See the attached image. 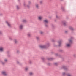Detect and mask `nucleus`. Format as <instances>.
<instances>
[{
    "mask_svg": "<svg viewBox=\"0 0 76 76\" xmlns=\"http://www.w3.org/2000/svg\"><path fill=\"white\" fill-rule=\"evenodd\" d=\"M63 75H65V73L64 72L63 73Z\"/></svg>",
    "mask_w": 76,
    "mask_h": 76,
    "instance_id": "aec40b11",
    "label": "nucleus"
},
{
    "mask_svg": "<svg viewBox=\"0 0 76 76\" xmlns=\"http://www.w3.org/2000/svg\"><path fill=\"white\" fill-rule=\"evenodd\" d=\"M67 76H72V75H71L70 74H67Z\"/></svg>",
    "mask_w": 76,
    "mask_h": 76,
    "instance_id": "dca6fc26",
    "label": "nucleus"
},
{
    "mask_svg": "<svg viewBox=\"0 0 76 76\" xmlns=\"http://www.w3.org/2000/svg\"><path fill=\"white\" fill-rule=\"evenodd\" d=\"M59 44H61V42H58Z\"/></svg>",
    "mask_w": 76,
    "mask_h": 76,
    "instance_id": "6ab92c4d",
    "label": "nucleus"
},
{
    "mask_svg": "<svg viewBox=\"0 0 76 76\" xmlns=\"http://www.w3.org/2000/svg\"><path fill=\"white\" fill-rule=\"evenodd\" d=\"M64 25H65V23H64Z\"/></svg>",
    "mask_w": 76,
    "mask_h": 76,
    "instance_id": "b1692460",
    "label": "nucleus"
},
{
    "mask_svg": "<svg viewBox=\"0 0 76 76\" xmlns=\"http://www.w3.org/2000/svg\"><path fill=\"white\" fill-rule=\"evenodd\" d=\"M36 7H37V8H38V4H36Z\"/></svg>",
    "mask_w": 76,
    "mask_h": 76,
    "instance_id": "f8f14e48",
    "label": "nucleus"
},
{
    "mask_svg": "<svg viewBox=\"0 0 76 76\" xmlns=\"http://www.w3.org/2000/svg\"><path fill=\"white\" fill-rule=\"evenodd\" d=\"M14 42L15 44H16V43H18V41L16 39H15L14 40Z\"/></svg>",
    "mask_w": 76,
    "mask_h": 76,
    "instance_id": "6e6552de",
    "label": "nucleus"
},
{
    "mask_svg": "<svg viewBox=\"0 0 76 76\" xmlns=\"http://www.w3.org/2000/svg\"><path fill=\"white\" fill-rule=\"evenodd\" d=\"M69 28L70 29H71V30H73V28H72V27H69Z\"/></svg>",
    "mask_w": 76,
    "mask_h": 76,
    "instance_id": "9d476101",
    "label": "nucleus"
},
{
    "mask_svg": "<svg viewBox=\"0 0 76 76\" xmlns=\"http://www.w3.org/2000/svg\"><path fill=\"white\" fill-rule=\"evenodd\" d=\"M40 48H46V47L45 45H41L40 46Z\"/></svg>",
    "mask_w": 76,
    "mask_h": 76,
    "instance_id": "20e7f679",
    "label": "nucleus"
},
{
    "mask_svg": "<svg viewBox=\"0 0 76 76\" xmlns=\"http://www.w3.org/2000/svg\"><path fill=\"white\" fill-rule=\"evenodd\" d=\"M19 28L20 29H22L23 28V26H22V25H20L19 26Z\"/></svg>",
    "mask_w": 76,
    "mask_h": 76,
    "instance_id": "0eeeda50",
    "label": "nucleus"
},
{
    "mask_svg": "<svg viewBox=\"0 0 76 76\" xmlns=\"http://www.w3.org/2000/svg\"><path fill=\"white\" fill-rule=\"evenodd\" d=\"M45 26H46V25H45Z\"/></svg>",
    "mask_w": 76,
    "mask_h": 76,
    "instance_id": "cd10ccee",
    "label": "nucleus"
},
{
    "mask_svg": "<svg viewBox=\"0 0 76 76\" xmlns=\"http://www.w3.org/2000/svg\"><path fill=\"white\" fill-rule=\"evenodd\" d=\"M55 64H57V63H55Z\"/></svg>",
    "mask_w": 76,
    "mask_h": 76,
    "instance_id": "393cba45",
    "label": "nucleus"
},
{
    "mask_svg": "<svg viewBox=\"0 0 76 76\" xmlns=\"http://www.w3.org/2000/svg\"><path fill=\"white\" fill-rule=\"evenodd\" d=\"M72 41V40H69V42L66 44V46L67 47H70L71 46V44Z\"/></svg>",
    "mask_w": 76,
    "mask_h": 76,
    "instance_id": "f257e3e1",
    "label": "nucleus"
},
{
    "mask_svg": "<svg viewBox=\"0 0 76 76\" xmlns=\"http://www.w3.org/2000/svg\"><path fill=\"white\" fill-rule=\"evenodd\" d=\"M30 35H31V34H28V36H30Z\"/></svg>",
    "mask_w": 76,
    "mask_h": 76,
    "instance_id": "412c9836",
    "label": "nucleus"
},
{
    "mask_svg": "<svg viewBox=\"0 0 76 76\" xmlns=\"http://www.w3.org/2000/svg\"><path fill=\"white\" fill-rule=\"evenodd\" d=\"M6 23H7V24L8 26H10V24L9 23H8L7 21L6 22Z\"/></svg>",
    "mask_w": 76,
    "mask_h": 76,
    "instance_id": "1a4fd4ad",
    "label": "nucleus"
},
{
    "mask_svg": "<svg viewBox=\"0 0 76 76\" xmlns=\"http://www.w3.org/2000/svg\"><path fill=\"white\" fill-rule=\"evenodd\" d=\"M16 8L18 10V9H19V7L18 6H16Z\"/></svg>",
    "mask_w": 76,
    "mask_h": 76,
    "instance_id": "ddd939ff",
    "label": "nucleus"
},
{
    "mask_svg": "<svg viewBox=\"0 0 76 76\" xmlns=\"http://www.w3.org/2000/svg\"><path fill=\"white\" fill-rule=\"evenodd\" d=\"M10 40H12V38H10Z\"/></svg>",
    "mask_w": 76,
    "mask_h": 76,
    "instance_id": "4be33fe9",
    "label": "nucleus"
},
{
    "mask_svg": "<svg viewBox=\"0 0 76 76\" xmlns=\"http://www.w3.org/2000/svg\"><path fill=\"white\" fill-rule=\"evenodd\" d=\"M57 17H58V16H56V17L57 18Z\"/></svg>",
    "mask_w": 76,
    "mask_h": 76,
    "instance_id": "a878e982",
    "label": "nucleus"
},
{
    "mask_svg": "<svg viewBox=\"0 0 76 76\" xmlns=\"http://www.w3.org/2000/svg\"><path fill=\"white\" fill-rule=\"evenodd\" d=\"M36 38H37V40H38V39H39V37H36Z\"/></svg>",
    "mask_w": 76,
    "mask_h": 76,
    "instance_id": "2eb2a0df",
    "label": "nucleus"
},
{
    "mask_svg": "<svg viewBox=\"0 0 76 76\" xmlns=\"http://www.w3.org/2000/svg\"><path fill=\"white\" fill-rule=\"evenodd\" d=\"M44 23H45L46 24H47L48 23V20H47V19L45 20L44 21Z\"/></svg>",
    "mask_w": 76,
    "mask_h": 76,
    "instance_id": "39448f33",
    "label": "nucleus"
},
{
    "mask_svg": "<svg viewBox=\"0 0 76 76\" xmlns=\"http://www.w3.org/2000/svg\"><path fill=\"white\" fill-rule=\"evenodd\" d=\"M40 34H43V32L42 31L40 32Z\"/></svg>",
    "mask_w": 76,
    "mask_h": 76,
    "instance_id": "a211bd4d",
    "label": "nucleus"
},
{
    "mask_svg": "<svg viewBox=\"0 0 76 76\" xmlns=\"http://www.w3.org/2000/svg\"><path fill=\"white\" fill-rule=\"evenodd\" d=\"M43 18V17L42 16H40L38 17V19L39 20H41Z\"/></svg>",
    "mask_w": 76,
    "mask_h": 76,
    "instance_id": "f03ea898",
    "label": "nucleus"
},
{
    "mask_svg": "<svg viewBox=\"0 0 76 76\" xmlns=\"http://www.w3.org/2000/svg\"><path fill=\"white\" fill-rule=\"evenodd\" d=\"M2 74L3 75H4V76H6V75H7V74L5 71H3L2 72Z\"/></svg>",
    "mask_w": 76,
    "mask_h": 76,
    "instance_id": "7ed1b4c3",
    "label": "nucleus"
},
{
    "mask_svg": "<svg viewBox=\"0 0 76 76\" xmlns=\"http://www.w3.org/2000/svg\"><path fill=\"white\" fill-rule=\"evenodd\" d=\"M0 51H4V48L3 47H0Z\"/></svg>",
    "mask_w": 76,
    "mask_h": 76,
    "instance_id": "423d86ee",
    "label": "nucleus"
},
{
    "mask_svg": "<svg viewBox=\"0 0 76 76\" xmlns=\"http://www.w3.org/2000/svg\"><path fill=\"white\" fill-rule=\"evenodd\" d=\"M2 64H3V62H2Z\"/></svg>",
    "mask_w": 76,
    "mask_h": 76,
    "instance_id": "bb28decb",
    "label": "nucleus"
},
{
    "mask_svg": "<svg viewBox=\"0 0 76 76\" xmlns=\"http://www.w3.org/2000/svg\"><path fill=\"white\" fill-rule=\"evenodd\" d=\"M23 22H26V21L25 20H23Z\"/></svg>",
    "mask_w": 76,
    "mask_h": 76,
    "instance_id": "4468645a",
    "label": "nucleus"
},
{
    "mask_svg": "<svg viewBox=\"0 0 76 76\" xmlns=\"http://www.w3.org/2000/svg\"><path fill=\"white\" fill-rule=\"evenodd\" d=\"M28 68H25L26 70H28Z\"/></svg>",
    "mask_w": 76,
    "mask_h": 76,
    "instance_id": "f3484780",
    "label": "nucleus"
},
{
    "mask_svg": "<svg viewBox=\"0 0 76 76\" xmlns=\"http://www.w3.org/2000/svg\"><path fill=\"white\" fill-rule=\"evenodd\" d=\"M33 74L32 73V72H30L29 73V75H30V76H32V75H33Z\"/></svg>",
    "mask_w": 76,
    "mask_h": 76,
    "instance_id": "9b49d317",
    "label": "nucleus"
},
{
    "mask_svg": "<svg viewBox=\"0 0 76 76\" xmlns=\"http://www.w3.org/2000/svg\"><path fill=\"white\" fill-rule=\"evenodd\" d=\"M5 61H7V60L5 59Z\"/></svg>",
    "mask_w": 76,
    "mask_h": 76,
    "instance_id": "5701e85b",
    "label": "nucleus"
}]
</instances>
